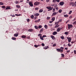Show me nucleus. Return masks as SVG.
I'll return each mask as SVG.
<instances>
[{
	"label": "nucleus",
	"instance_id": "nucleus-1",
	"mask_svg": "<svg viewBox=\"0 0 76 76\" xmlns=\"http://www.w3.org/2000/svg\"><path fill=\"white\" fill-rule=\"evenodd\" d=\"M46 8H47L48 9L50 10H53V7H51L50 6L46 7Z\"/></svg>",
	"mask_w": 76,
	"mask_h": 76
},
{
	"label": "nucleus",
	"instance_id": "nucleus-2",
	"mask_svg": "<svg viewBox=\"0 0 76 76\" xmlns=\"http://www.w3.org/2000/svg\"><path fill=\"white\" fill-rule=\"evenodd\" d=\"M39 3H40L39 2H35L34 3V5H35V6H38V5L39 4Z\"/></svg>",
	"mask_w": 76,
	"mask_h": 76
},
{
	"label": "nucleus",
	"instance_id": "nucleus-3",
	"mask_svg": "<svg viewBox=\"0 0 76 76\" xmlns=\"http://www.w3.org/2000/svg\"><path fill=\"white\" fill-rule=\"evenodd\" d=\"M29 5L31 7H33V6H34V5L32 4V2L31 1H29Z\"/></svg>",
	"mask_w": 76,
	"mask_h": 76
},
{
	"label": "nucleus",
	"instance_id": "nucleus-4",
	"mask_svg": "<svg viewBox=\"0 0 76 76\" xmlns=\"http://www.w3.org/2000/svg\"><path fill=\"white\" fill-rule=\"evenodd\" d=\"M68 26L69 29H70V28H72L73 27V25L69 24H68Z\"/></svg>",
	"mask_w": 76,
	"mask_h": 76
},
{
	"label": "nucleus",
	"instance_id": "nucleus-5",
	"mask_svg": "<svg viewBox=\"0 0 76 76\" xmlns=\"http://www.w3.org/2000/svg\"><path fill=\"white\" fill-rule=\"evenodd\" d=\"M50 38H51L53 40H54L55 39H56V38H55V37L54 36L51 35L50 36Z\"/></svg>",
	"mask_w": 76,
	"mask_h": 76
},
{
	"label": "nucleus",
	"instance_id": "nucleus-6",
	"mask_svg": "<svg viewBox=\"0 0 76 76\" xmlns=\"http://www.w3.org/2000/svg\"><path fill=\"white\" fill-rule=\"evenodd\" d=\"M56 50L58 52H63V49L61 50V49H57Z\"/></svg>",
	"mask_w": 76,
	"mask_h": 76
},
{
	"label": "nucleus",
	"instance_id": "nucleus-7",
	"mask_svg": "<svg viewBox=\"0 0 76 76\" xmlns=\"http://www.w3.org/2000/svg\"><path fill=\"white\" fill-rule=\"evenodd\" d=\"M67 39L68 40V42H71V40H72V39L71 37H67Z\"/></svg>",
	"mask_w": 76,
	"mask_h": 76
},
{
	"label": "nucleus",
	"instance_id": "nucleus-8",
	"mask_svg": "<svg viewBox=\"0 0 76 76\" xmlns=\"http://www.w3.org/2000/svg\"><path fill=\"white\" fill-rule=\"evenodd\" d=\"M49 47L48 46H45L43 48V49L44 50H47V49H48V48H49Z\"/></svg>",
	"mask_w": 76,
	"mask_h": 76
},
{
	"label": "nucleus",
	"instance_id": "nucleus-9",
	"mask_svg": "<svg viewBox=\"0 0 76 76\" xmlns=\"http://www.w3.org/2000/svg\"><path fill=\"white\" fill-rule=\"evenodd\" d=\"M57 13L56 12H54L53 13L52 15V16H56V15H57Z\"/></svg>",
	"mask_w": 76,
	"mask_h": 76
},
{
	"label": "nucleus",
	"instance_id": "nucleus-10",
	"mask_svg": "<svg viewBox=\"0 0 76 76\" xmlns=\"http://www.w3.org/2000/svg\"><path fill=\"white\" fill-rule=\"evenodd\" d=\"M19 35V33H17V34H14V37H17Z\"/></svg>",
	"mask_w": 76,
	"mask_h": 76
},
{
	"label": "nucleus",
	"instance_id": "nucleus-11",
	"mask_svg": "<svg viewBox=\"0 0 76 76\" xmlns=\"http://www.w3.org/2000/svg\"><path fill=\"white\" fill-rule=\"evenodd\" d=\"M53 35H56V34H57V32L56 31H54L52 33Z\"/></svg>",
	"mask_w": 76,
	"mask_h": 76
},
{
	"label": "nucleus",
	"instance_id": "nucleus-12",
	"mask_svg": "<svg viewBox=\"0 0 76 76\" xmlns=\"http://www.w3.org/2000/svg\"><path fill=\"white\" fill-rule=\"evenodd\" d=\"M34 31V30L32 28L29 29L28 30V31H29V32H32V31Z\"/></svg>",
	"mask_w": 76,
	"mask_h": 76
},
{
	"label": "nucleus",
	"instance_id": "nucleus-13",
	"mask_svg": "<svg viewBox=\"0 0 76 76\" xmlns=\"http://www.w3.org/2000/svg\"><path fill=\"white\" fill-rule=\"evenodd\" d=\"M64 4V2H61L59 3V4L61 5V6H63Z\"/></svg>",
	"mask_w": 76,
	"mask_h": 76
},
{
	"label": "nucleus",
	"instance_id": "nucleus-14",
	"mask_svg": "<svg viewBox=\"0 0 76 76\" xmlns=\"http://www.w3.org/2000/svg\"><path fill=\"white\" fill-rule=\"evenodd\" d=\"M39 15V14L38 13H36L34 14V16H38Z\"/></svg>",
	"mask_w": 76,
	"mask_h": 76
},
{
	"label": "nucleus",
	"instance_id": "nucleus-15",
	"mask_svg": "<svg viewBox=\"0 0 76 76\" xmlns=\"http://www.w3.org/2000/svg\"><path fill=\"white\" fill-rule=\"evenodd\" d=\"M26 36L25 35H23L21 37L22 38H24V39L26 38Z\"/></svg>",
	"mask_w": 76,
	"mask_h": 76
},
{
	"label": "nucleus",
	"instance_id": "nucleus-16",
	"mask_svg": "<svg viewBox=\"0 0 76 76\" xmlns=\"http://www.w3.org/2000/svg\"><path fill=\"white\" fill-rule=\"evenodd\" d=\"M9 9H10V7L9 6H7L5 10H9Z\"/></svg>",
	"mask_w": 76,
	"mask_h": 76
},
{
	"label": "nucleus",
	"instance_id": "nucleus-17",
	"mask_svg": "<svg viewBox=\"0 0 76 76\" xmlns=\"http://www.w3.org/2000/svg\"><path fill=\"white\" fill-rule=\"evenodd\" d=\"M60 27H59L57 28V30L56 31H57L58 32H60Z\"/></svg>",
	"mask_w": 76,
	"mask_h": 76
},
{
	"label": "nucleus",
	"instance_id": "nucleus-18",
	"mask_svg": "<svg viewBox=\"0 0 76 76\" xmlns=\"http://www.w3.org/2000/svg\"><path fill=\"white\" fill-rule=\"evenodd\" d=\"M34 28H35V29H38V26H34Z\"/></svg>",
	"mask_w": 76,
	"mask_h": 76
},
{
	"label": "nucleus",
	"instance_id": "nucleus-19",
	"mask_svg": "<svg viewBox=\"0 0 76 76\" xmlns=\"http://www.w3.org/2000/svg\"><path fill=\"white\" fill-rule=\"evenodd\" d=\"M44 27L46 29H48V26L47 25H45L44 26Z\"/></svg>",
	"mask_w": 76,
	"mask_h": 76
},
{
	"label": "nucleus",
	"instance_id": "nucleus-20",
	"mask_svg": "<svg viewBox=\"0 0 76 76\" xmlns=\"http://www.w3.org/2000/svg\"><path fill=\"white\" fill-rule=\"evenodd\" d=\"M40 38L42 40H43L44 39V38H43V37L41 36H40Z\"/></svg>",
	"mask_w": 76,
	"mask_h": 76
},
{
	"label": "nucleus",
	"instance_id": "nucleus-21",
	"mask_svg": "<svg viewBox=\"0 0 76 76\" xmlns=\"http://www.w3.org/2000/svg\"><path fill=\"white\" fill-rule=\"evenodd\" d=\"M61 38V39H64V36H63V35H62L61 36V37H60Z\"/></svg>",
	"mask_w": 76,
	"mask_h": 76
},
{
	"label": "nucleus",
	"instance_id": "nucleus-22",
	"mask_svg": "<svg viewBox=\"0 0 76 76\" xmlns=\"http://www.w3.org/2000/svg\"><path fill=\"white\" fill-rule=\"evenodd\" d=\"M58 24H57V25H56V26H55V28H58V26H59V25H58Z\"/></svg>",
	"mask_w": 76,
	"mask_h": 76
},
{
	"label": "nucleus",
	"instance_id": "nucleus-23",
	"mask_svg": "<svg viewBox=\"0 0 76 76\" xmlns=\"http://www.w3.org/2000/svg\"><path fill=\"white\" fill-rule=\"evenodd\" d=\"M34 46L35 47H36V48H37V47H38V46H40V45H35Z\"/></svg>",
	"mask_w": 76,
	"mask_h": 76
},
{
	"label": "nucleus",
	"instance_id": "nucleus-24",
	"mask_svg": "<svg viewBox=\"0 0 76 76\" xmlns=\"http://www.w3.org/2000/svg\"><path fill=\"white\" fill-rule=\"evenodd\" d=\"M43 12V9L40 10H39V13H41V12Z\"/></svg>",
	"mask_w": 76,
	"mask_h": 76
},
{
	"label": "nucleus",
	"instance_id": "nucleus-25",
	"mask_svg": "<svg viewBox=\"0 0 76 76\" xmlns=\"http://www.w3.org/2000/svg\"><path fill=\"white\" fill-rule=\"evenodd\" d=\"M64 16L65 18H68V17H69V15H64Z\"/></svg>",
	"mask_w": 76,
	"mask_h": 76
},
{
	"label": "nucleus",
	"instance_id": "nucleus-26",
	"mask_svg": "<svg viewBox=\"0 0 76 76\" xmlns=\"http://www.w3.org/2000/svg\"><path fill=\"white\" fill-rule=\"evenodd\" d=\"M16 7H17V8H20V5H17L16 6Z\"/></svg>",
	"mask_w": 76,
	"mask_h": 76
},
{
	"label": "nucleus",
	"instance_id": "nucleus-27",
	"mask_svg": "<svg viewBox=\"0 0 76 76\" xmlns=\"http://www.w3.org/2000/svg\"><path fill=\"white\" fill-rule=\"evenodd\" d=\"M40 19H39L38 20H36L35 21V22H40Z\"/></svg>",
	"mask_w": 76,
	"mask_h": 76
},
{
	"label": "nucleus",
	"instance_id": "nucleus-28",
	"mask_svg": "<svg viewBox=\"0 0 76 76\" xmlns=\"http://www.w3.org/2000/svg\"><path fill=\"white\" fill-rule=\"evenodd\" d=\"M12 39L13 40H16V38L14 37H12Z\"/></svg>",
	"mask_w": 76,
	"mask_h": 76
},
{
	"label": "nucleus",
	"instance_id": "nucleus-29",
	"mask_svg": "<svg viewBox=\"0 0 76 76\" xmlns=\"http://www.w3.org/2000/svg\"><path fill=\"white\" fill-rule=\"evenodd\" d=\"M55 17H53L52 18V20L53 21H54V20H55Z\"/></svg>",
	"mask_w": 76,
	"mask_h": 76
},
{
	"label": "nucleus",
	"instance_id": "nucleus-30",
	"mask_svg": "<svg viewBox=\"0 0 76 76\" xmlns=\"http://www.w3.org/2000/svg\"><path fill=\"white\" fill-rule=\"evenodd\" d=\"M2 9H5L6 8V6H2Z\"/></svg>",
	"mask_w": 76,
	"mask_h": 76
},
{
	"label": "nucleus",
	"instance_id": "nucleus-31",
	"mask_svg": "<svg viewBox=\"0 0 76 76\" xmlns=\"http://www.w3.org/2000/svg\"><path fill=\"white\" fill-rule=\"evenodd\" d=\"M42 27V26L39 25V26L38 28H39V29H41V28Z\"/></svg>",
	"mask_w": 76,
	"mask_h": 76
},
{
	"label": "nucleus",
	"instance_id": "nucleus-32",
	"mask_svg": "<svg viewBox=\"0 0 76 76\" xmlns=\"http://www.w3.org/2000/svg\"><path fill=\"white\" fill-rule=\"evenodd\" d=\"M34 16L33 15H32L31 16V19H34Z\"/></svg>",
	"mask_w": 76,
	"mask_h": 76
},
{
	"label": "nucleus",
	"instance_id": "nucleus-33",
	"mask_svg": "<svg viewBox=\"0 0 76 76\" xmlns=\"http://www.w3.org/2000/svg\"><path fill=\"white\" fill-rule=\"evenodd\" d=\"M15 4H18V3H19V2L17 1H15Z\"/></svg>",
	"mask_w": 76,
	"mask_h": 76
},
{
	"label": "nucleus",
	"instance_id": "nucleus-34",
	"mask_svg": "<svg viewBox=\"0 0 76 76\" xmlns=\"http://www.w3.org/2000/svg\"><path fill=\"white\" fill-rule=\"evenodd\" d=\"M43 30H44V28H42L40 30V32H42V31H43Z\"/></svg>",
	"mask_w": 76,
	"mask_h": 76
},
{
	"label": "nucleus",
	"instance_id": "nucleus-35",
	"mask_svg": "<svg viewBox=\"0 0 76 76\" xmlns=\"http://www.w3.org/2000/svg\"><path fill=\"white\" fill-rule=\"evenodd\" d=\"M61 12H62V10H60L58 11V12H59V13H61Z\"/></svg>",
	"mask_w": 76,
	"mask_h": 76
},
{
	"label": "nucleus",
	"instance_id": "nucleus-36",
	"mask_svg": "<svg viewBox=\"0 0 76 76\" xmlns=\"http://www.w3.org/2000/svg\"><path fill=\"white\" fill-rule=\"evenodd\" d=\"M4 4L2 2H0V5H4Z\"/></svg>",
	"mask_w": 76,
	"mask_h": 76
},
{
	"label": "nucleus",
	"instance_id": "nucleus-37",
	"mask_svg": "<svg viewBox=\"0 0 76 76\" xmlns=\"http://www.w3.org/2000/svg\"><path fill=\"white\" fill-rule=\"evenodd\" d=\"M64 34L65 35H67L68 34H69V32H66L64 33Z\"/></svg>",
	"mask_w": 76,
	"mask_h": 76
},
{
	"label": "nucleus",
	"instance_id": "nucleus-38",
	"mask_svg": "<svg viewBox=\"0 0 76 76\" xmlns=\"http://www.w3.org/2000/svg\"><path fill=\"white\" fill-rule=\"evenodd\" d=\"M62 57H64V55L63 54H61Z\"/></svg>",
	"mask_w": 76,
	"mask_h": 76
},
{
	"label": "nucleus",
	"instance_id": "nucleus-39",
	"mask_svg": "<svg viewBox=\"0 0 76 76\" xmlns=\"http://www.w3.org/2000/svg\"><path fill=\"white\" fill-rule=\"evenodd\" d=\"M55 11H56V9H55V8H53V12H55Z\"/></svg>",
	"mask_w": 76,
	"mask_h": 76
},
{
	"label": "nucleus",
	"instance_id": "nucleus-40",
	"mask_svg": "<svg viewBox=\"0 0 76 76\" xmlns=\"http://www.w3.org/2000/svg\"><path fill=\"white\" fill-rule=\"evenodd\" d=\"M47 20H50V17H47Z\"/></svg>",
	"mask_w": 76,
	"mask_h": 76
},
{
	"label": "nucleus",
	"instance_id": "nucleus-41",
	"mask_svg": "<svg viewBox=\"0 0 76 76\" xmlns=\"http://www.w3.org/2000/svg\"><path fill=\"white\" fill-rule=\"evenodd\" d=\"M72 12V11H70L69 13V15H70Z\"/></svg>",
	"mask_w": 76,
	"mask_h": 76
},
{
	"label": "nucleus",
	"instance_id": "nucleus-42",
	"mask_svg": "<svg viewBox=\"0 0 76 76\" xmlns=\"http://www.w3.org/2000/svg\"><path fill=\"white\" fill-rule=\"evenodd\" d=\"M30 20L29 18L27 19V21L28 22H29Z\"/></svg>",
	"mask_w": 76,
	"mask_h": 76
},
{
	"label": "nucleus",
	"instance_id": "nucleus-43",
	"mask_svg": "<svg viewBox=\"0 0 76 76\" xmlns=\"http://www.w3.org/2000/svg\"><path fill=\"white\" fill-rule=\"evenodd\" d=\"M73 25H76V21H75L74 23H73Z\"/></svg>",
	"mask_w": 76,
	"mask_h": 76
},
{
	"label": "nucleus",
	"instance_id": "nucleus-44",
	"mask_svg": "<svg viewBox=\"0 0 76 76\" xmlns=\"http://www.w3.org/2000/svg\"><path fill=\"white\" fill-rule=\"evenodd\" d=\"M29 0H27L26 1V3H29Z\"/></svg>",
	"mask_w": 76,
	"mask_h": 76
},
{
	"label": "nucleus",
	"instance_id": "nucleus-45",
	"mask_svg": "<svg viewBox=\"0 0 76 76\" xmlns=\"http://www.w3.org/2000/svg\"><path fill=\"white\" fill-rule=\"evenodd\" d=\"M68 45L69 47H71V46H72V45H70V44L69 43L68 44Z\"/></svg>",
	"mask_w": 76,
	"mask_h": 76
},
{
	"label": "nucleus",
	"instance_id": "nucleus-46",
	"mask_svg": "<svg viewBox=\"0 0 76 76\" xmlns=\"http://www.w3.org/2000/svg\"><path fill=\"white\" fill-rule=\"evenodd\" d=\"M56 44L55 43L53 45V47H56Z\"/></svg>",
	"mask_w": 76,
	"mask_h": 76
},
{
	"label": "nucleus",
	"instance_id": "nucleus-47",
	"mask_svg": "<svg viewBox=\"0 0 76 76\" xmlns=\"http://www.w3.org/2000/svg\"><path fill=\"white\" fill-rule=\"evenodd\" d=\"M42 46H43V47L45 46V44H44V43H42Z\"/></svg>",
	"mask_w": 76,
	"mask_h": 76
},
{
	"label": "nucleus",
	"instance_id": "nucleus-48",
	"mask_svg": "<svg viewBox=\"0 0 76 76\" xmlns=\"http://www.w3.org/2000/svg\"><path fill=\"white\" fill-rule=\"evenodd\" d=\"M73 3L72 2H71V3L69 4V5H72V4H73Z\"/></svg>",
	"mask_w": 76,
	"mask_h": 76
},
{
	"label": "nucleus",
	"instance_id": "nucleus-49",
	"mask_svg": "<svg viewBox=\"0 0 76 76\" xmlns=\"http://www.w3.org/2000/svg\"><path fill=\"white\" fill-rule=\"evenodd\" d=\"M49 26H53V24H49Z\"/></svg>",
	"mask_w": 76,
	"mask_h": 76
},
{
	"label": "nucleus",
	"instance_id": "nucleus-50",
	"mask_svg": "<svg viewBox=\"0 0 76 76\" xmlns=\"http://www.w3.org/2000/svg\"><path fill=\"white\" fill-rule=\"evenodd\" d=\"M62 19H60L59 20V22H62Z\"/></svg>",
	"mask_w": 76,
	"mask_h": 76
},
{
	"label": "nucleus",
	"instance_id": "nucleus-51",
	"mask_svg": "<svg viewBox=\"0 0 76 76\" xmlns=\"http://www.w3.org/2000/svg\"><path fill=\"white\" fill-rule=\"evenodd\" d=\"M35 10H38V9H39V8H38V7H37L35 9Z\"/></svg>",
	"mask_w": 76,
	"mask_h": 76
},
{
	"label": "nucleus",
	"instance_id": "nucleus-52",
	"mask_svg": "<svg viewBox=\"0 0 76 76\" xmlns=\"http://www.w3.org/2000/svg\"><path fill=\"white\" fill-rule=\"evenodd\" d=\"M74 53L75 54H76V50H74Z\"/></svg>",
	"mask_w": 76,
	"mask_h": 76
},
{
	"label": "nucleus",
	"instance_id": "nucleus-53",
	"mask_svg": "<svg viewBox=\"0 0 76 76\" xmlns=\"http://www.w3.org/2000/svg\"><path fill=\"white\" fill-rule=\"evenodd\" d=\"M60 48H61V49H61V50H63V49H64V48H63V47H61Z\"/></svg>",
	"mask_w": 76,
	"mask_h": 76
},
{
	"label": "nucleus",
	"instance_id": "nucleus-54",
	"mask_svg": "<svg viewBox=\"0 0 76 76\" xmlns=\"http://www.w3.org/2000/svg\"><path fill=\"white\" fill-rule=\"evenodd\" d=\"M53 3H55V2H56V0H53Z\"/></svg>",
	"mask_w": 76,
	"mask_h": 76
},
{
	"label": "nucleus",
	"instance_id": "nucleus-55",
	"mask_svg": "<svg viewBox=\"0 0 76 76\" xmlns=\"http://www.w3.org/2000/svg\"><path fill=\"white\" fill-rule=\"evenodd\" d=\"M42 37L43 38H44V37H46L47 36L45 35H43Z\"/></svg>",
	"mask_w": 76,
	"mask_h": 76
},
{
	"label": "nucleus",
	"instance_id": "nucleus-56",
	"mask_svg": "<svg viewBox=\"0 0 76 76\" xmlns=\"http://www.w3.org/2000/svg\"><path fill=\"white\" fill-rule=\"evenodd\" d=\"M70 50H67L66 51V53H69L70 52Z\"/></svg>",
	"mask_w": 76,
	"mask_h": 76
},
{
	"label": "nucleus",
	"instance_id": "nucleus-57",
	"mask_svg": "<svg viewBox=\"0 0 76 76\" xmlns=\"http://www.w3.org/2000/svg\"><path fill=\"white\" fill-rule=\"evenodd\" d=\"M37 17H35L34 19V20H36L37 19Z\"/></svg>",
	"mask_w": 76,
	"mask_h": 76
},
{
	"label": "nucleus",
	"instance_id": "nucleus-58",
	"mask_svg": "<svg viewBox=\"0 0 76 76\" xmlns=\"http://www.w3.org/2000/svg\"><path fill=\"white\" fill-rule=\"evenodd\" d=\"M30 38V36H28V37H27V38L28 39H29Z\"/></svg>",
	"mask_w": 76,
	"mask_h": 76
},
{
	"label": "nucleus",
	"instance_id": "nucleus-59",
	"mask_svg": "<svg viewBox=\"0 0 76 76\" xmlns=\"http://www.w3.org/2000/svg\"><path fill=\"white\" fill-rule=\"evenodd\" d=\"M56 1L58 2L60 1V0H56Z\"/></svg>",
	"mask_w": 76,
	"mask_h": 76
},
{
	"label": "nucleus",
	"instance_id": "nucleus-60",
	"mask_svg": "<svg viewBox=\"0 0 76 76\" xmlns=\"http://www.w3.org/2000/svg\"><path fill=\"white\" fill-rule=\"evenodd\" d=\"M40 35H42V34H39L38 35V36L39 37V36H40Z\"/></svg>",
	"mask_w": 76,
	"mask_h": 76
},
{
	"label": "nucleus",
	"instance_id": "nucleus-61",
	"mask_svg": "<svg viewBox=\"0 0 76 76\" xmlns=\"http://www.w3.org/2000/svg\"><path fill=\"white\" fill-rule=\"evenodd\" d=\"M46 2L47 3V2H49L50 1V0H46Z\"/></svg>",
	"mask_w": 76,
	"mask_h": 76
},
{
	"label": "nucleus",
	"instance_id": "nucleus-62",
	"mask_svg": "<svg viewBox=\"0 0 76 76\" xmlns=\"http://www.w3.org/2000/svg\"><path fill=\"white\" fill-rule=\"evenodd\" d=\"M55 9H56V10H58V7H56L55 8Z\"/></svg>",
	"mask_w": 76,
	"mask_h": 76
},
{
	"label": "nucleus",
	"instance_id": "nucleus-63",
	"mask_svg": "<svg viewBox=\"0 0 76 76\" xmlns=\"http://www.w3.org/2000/svg\"><path fill=\"white\" fill-rule=\"evenodd\" d=\"M71 18H72V16H70L69 17V19H71Z\"/></svg>",
	"mask_w": 76,
	"mask_h": 76
},
{
	"label": "nucleus",
	"instance_id": "nucleus-64",
	"mask_svg": "<svg viewBox=\"0 0 76 76\" xmlns=\"http://www.w3.org/2000/svg\"><path fill=\"white\" fill-rule=\"evenodd\" d=\"M75 4H73L72 5V6H75Z\"/></svg>",
	"mask_w": 76,
	"mask_h": 76
}]
</instances>
